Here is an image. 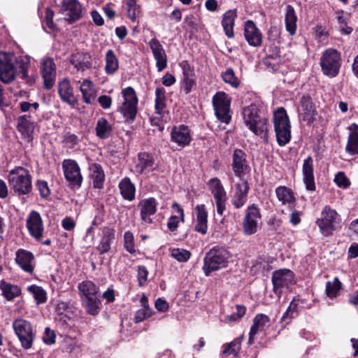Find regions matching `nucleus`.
Returning <instances> with one entry per match:
<instances>
[{
  "mask_svg": "<svg viewBox=\"0 0 358 358\" xmlns=\"http://www.w3.org/2000/svg\"><path fill=\"white\" fill-rule=\"evenodd\" d=\"M81 299L97 296L99 287L90 280H85L79 283L78 287Z\"/></svg>",
  "mask_w": 358,
  "mask_h": 358,
  "instance_id": "41",
  "label": "nucleus"
},
{
  "mask_svg": "<svg viewBox=\"0 0 358 358\" xmlns=\"http://www.w3.org/2000/svg\"><path fill=\"white\" fill-rule=\"evenodd\" d=\"M80 90L85 103L92 104L95 101L96 91L91 80H84L80 86Z\"/></svg>",
  "mask_w": 358,
  "mask_h": 358,
  "instance_id": "35",
  "label": "nucleus"
},
{
  "mask_svg": "<svg viewBox=\"0 0 358 358\" xmlns=\"http://www.w3.org/2000/svg\"><path fill=\"white\" fill-rule=\"evenodd\" d=\"M62 168L65 178L71 185L80 187L83 176L78 163L73 159H64L62 162Z\"/></svg>",
  "mask_w": 358,
  "mask_h": 358,
  "instance_id": "15",
  "label": "nucleus"
},
{
  "mask_svg": "<svg viewBox=\"0 0 358 358\" xmlns=\"http://www.w3.org/2000/svg\"><path fill=\"white\" fill-rule=\"evenodd\" d=\"M27 227L29 234L36 241H40L43 237V224L40 214L33 210L27 219Z\"/></svg>",
  "mask_w": 358,
  "mask_h": 358,
  "instance_id": "20",
  "label": "nucleus"
},
{
  "mask_svg": "<svg viewBox=\"0 0 358 358\" xmlns=\"http://www.w3.org/2000/svg\"><path fill=\"white\" fill-rule=\"evenodd\" d=\"M34 122L30 115H24L17 118V129L23 138L30 142L33 139Z\"/></svg>",
  "mask_w": 358,
  "mask_h": 358,
  "instance_id": "28",
  "label": "nucleus"
},
{
  "mask_svg": "<svg viewBox=\"0 0 358 358\" xmlns=\"http://www.w3.org/2000/svg\"><path fill=\"white\" fill-rule=\"evenodd\" d=\"M221 77L225 83L229 85L234 88H237L241 84L240 80L236 76L232 68L227 69L225 71L221 73Z\"/></svg>",
  "mask_w": 358,
  "mask_h": 358,
  "instance_id": "51",
  "label": "nucleus"
},
{
  "mask_svg": "<svg viewBox=\"0 0 358 358\" xmlns=\"http://www.w3.org/2000/svg\"><path fill=\"white\" fill-rule=\"evenodd\" d=\"M15 64L17 65L19 72L32 67L31 66V57L29 55L15 56Z\"/></svg>",
  "mask_w": 358,
  "mask_h": 358,
  "instance_id": "57",
  "label": "nucleus"
},
{
  "mask_svg": "<svg viewBox=\"0 0 358 358\" xmlns=\"http://www.w3.org/2000/svg\"><path fill=\"white\" fill-rule=\"evenodd\" d=\"M194 211L196 213V231L206 234L208 230V212L204 204L197 205Z\"/></svg>",
  "mask_w": 358,
  "mask_h": 358,
  "instance_id": "34",
  "label": "nucleus"
},
{
  "mask_svg": "<svg viewBox=\"0 0 358 358\" xmlns=\"http://www.w3.org/2000/svg\"><path fill=\"white\" fill-rule=\"evenodd\" d=\"M79 143V138L74 134H66L64 136V143L68 148H73Z\"/></svg>",
  "mask_w": 358,
  "mask_h": 358,
  "instance_id": "61",
  "label": "nucleus"
},
{
  "mask_svg": "<svg viewBox=\"0 0 358 358\" xmlns=\"http://www.w3.org/2000/svg\"><path fill=\"white\" fill-rule=\"evenodd\" d=\"M179 65L182 71L181 88L185 94H188L196 85L194 70L187 61H182Z\"/></svg>",
  "mask_w": 358,
  "mask_h": 358,
  "instance_id": "18",
  "label": "nucleus"
},
{
  "mask_svg": "<svg viewBox=\"0 0 358 358\" xmlns=\"http://www.w3.org/2000/svg\"><path fill=\"white\" fill-rule=\"evenodd\" d=\"M236 10H229L227 11L222 17V24L225 32V34L228 38H233L234 34V20L236 17Z\"/></svg>",
  "mask_w": 358,
  "mask_h": 358,
  "instance_id": "40",
  "label": "nucleus"
},
{
  "mask_svg": "<svg viewBox=\"0 0 358 358\" xmlns=\"http://www.w3.org/2000/svg\"><path fill=\"white\" fill-rule=\"evenodd\" d=\"M90 178L93 187L96 189H102L105 181V174L101 165L93 164L90 166Z\"/></svg>",
  "mask_w": 358,
  "mask_h": 358,
  "instance_id": "38",
  "label": "nucleus"
},
{
  "mask_svg": "<svg viewBox=\"0 0 358 358\" xmlns=\"http://www.w3.org/2000/svg\"><path fill=\"white\" fill-rule=\"evenodd\" d=\"M149 46L152 50L155 59L156 60V67L159 72L162 71L167 67V57L165 50L157 38H152L149 42Z\"/></svg>",
  "mask_w": 358,
  "mask_h": 358,
  "instance_id": "24",
  "label": "nucleus"
},
{
  "mask_svg": "<svg viewBox=\"0 0 358 358\" xmlns=\"http://www.w3.org/2000/svg\"><path fill=\"white\" fill-rule=\"evenodd\" d=\"M119 189L122 197L128 201H133L135 198L136 188L130 178L125 177L119 183Z\"/></svg>",
  "mask_w": 358,
  "mask_h": 358,
  "instance_id": "43",
  "label": "nucleus"
},
{
  "mask_svg": "<svg viewBox=\"0 0 358 358\" xmlns=\"http://www.w3.org/2000/svg\"><path fill=\"white\" fill-rule=\"evenodd\" d=\"M262 216L260 210L255 204L248 206L242 222L243 233L251 236L257 232Z\"/></svg>",
  "mask_w": 358,
  "mask_h": 358,
  "instance_id": "10",
  "label": "nucleus"
},
{
  "mask_svg": "<svg viewBox=\"0 0 358 358\" xmlns=\"http://www.w3.org/2000/svg\"><path fill=\"white\" fill-rule=\"evenodd\" d=\"M124 246L125 250L131 254H134L136 252L134 238L133 234L131 231H127L124 233Z\"/></svg>",
  "mask_w": 358,
  "mask_h": 358,
  "instance_id": "58",
  "label": "nucleus"
},
{
  "mask_svg": "<svg viewBox=\"0 0 358 358\" xmlns=\"http://www.w3.org/2000/svg\"><path fill=\"white\" fill-rule=\"evenodd\" d=\"M275 194L278 199L283 205L294 206L296 198L293 191L286 186H279L275 189Z\"/></svg>",
  "mask_w": 358,
  "mask_h": 358,
  "instance_id": "39",
  "label": "nucleus"
},
{
  "mask_svg": "<svg viewBox=\"0 0 358 358\" xmlns=\"http://www.w3.org/2000/svg\"><path fill=\"white\" fill-rule=\"evenodd\" d=\"M303 182L306 189L314 192L316 189L314 176V165L312 157L308 156L303 160L302 166Z\"/></svg>",
  "mask_w": 358,
  "mask_h": 358,
  "instance_id": "25",
  "label": "nucleus"
},
{
  "mask_svg": "<svg viewBox=\"0 0 358 358\" xmlns=\"http://www.w3.org/2000/svg\"><path fill=\"white\" fill-rule=\"evenodd\" d=\"M95 131L100 139H107L112 135L113 127L105 117H101L96 122Z\"/></svg>",
  "mask_w": 358,
  "mask_h": 358,
  "instance_id": "45",
  "label": "nucleus"
},
{
  "mask_svg": "<svg viewBox=\"0 0 358 358\" xmlns=\"http://www.w3.org/2000/svg\"><path fill=\"white\" fill-rule=\"evenodd\" d=\"M236 310L230 315H227L225 317V322H236L240 320L242 318L246 312V308L245 306L241 305L236 306Z\"/></svg>",
  "mask_w": 358,
  "mask_h": 358,
  "instance_id": "56",
  "label": "nucleus"
},
{
  "mask_svg": "<svg viewBox=\"0 0 358 358\" xmlns=\"http://www.w3.org/2000/svg\"><path fill=\"white\" fill-rule=\"evenodd\" d=\"M40 70L43 79L44 87L51 89L56 80V64L54 59L50 57L43 58L40 63Z\"/></svg>",
  "mask_w": 358,
  "mask_h": 358,
  "instance_id": "14",
  "label": "nucleus"
},
{
  "mask_svg": "<svg viewBox=\"0 0 358 358\" xmlns=\"http://www.w3.org/2000/svg\"><path fill=\"white\" fill-rule=\"evenodd\" d=\"M171 256L178 262H186L189 259L191 253L185 249L172 248L171 249Z\"/></svg>",
  "mask_w": 358,
  "mask_h": 358,
  "instance_id": "55",
  "label": "nucleus"
},
{
  "mask_svg": "<svg viewBox=\"0 0 358 358\" xmlns=\"http://www.w3.org/2000/svg\"><path fill=\"white\" fill-rule=\"evenodd\" d=\"M56 335L49 327L45 329L43 341L45 344L52 345L55 343Z\"/></svg>",
  "mask_w": 358,
  "mask_h": 358,
  "instance_id": "62",
  "label": "nucleus"
},
{
  "mask_svg": "<svg viewBox=\"0 0 358 358\" xmlns=\"http://www.w3.org/2000/svg\"><path fill=\"white\" fill-rule=\"evenodd\" d=\"M242 337H238L229 343L223 345L222 354L229 356L234 355L236 357L239 352L241 346Z\"/></svg>",
  "mask_w": 358,
  "mask_h": 358,
  "instance_id": "50",
  "label": "nucleus"
},
{
  "mask_svg": "<svg viewBox=\"0 0 358 358\" xmlns=\"http://www.w3.org/2000/svg\"><path fill=\"white\" fill-rule=\"evenodd\" d=\"M55 312L58 315H64L66 317L67 313L70 312V307L68 303L60 301L57 304Z\"/></svg>",
  "mask_w": 358,
  "mask_h": 358,
  "instance_id": "64",
  "label": "nucleus"
},
{
  "mask_svg": "<svg viewBox=\"0 0 358 358\" xmlns=\"http://www.w3.org/2000/svg\"><path fill=\"white\" fill-rule=\"evenodd\" d=\"M299 115L304 122L310 124L315 120L317 114L316 106L309 95H303L300 99Z\"/></svg>",
  "mask_w": 358,
  "mask_h": 358,
  "instance_id": "17",
  "label": "nucleus"
},
{
  "mask_svg": "<svg viewBox=\"0 0 358 358\" xmlns=\"http://www.w3.org/2000/svg\"><path fill=\"white\" fill-rule=\"evenodd\" d=\"M269 326L270 318L268 316L262 313L257 314L253 319V324L250 330L248 340L249 343L252 344L255 341V335L259 331H264Z\"/></svg>",
  "mask_w": 358,
  "mask_h": 358,
  "instance_id": "30",
  "label": "nucleus"
},
{
  "mask_svg": "<svg viewBox=\"0 0 358 358\" xmlns=\"http://www.w3.org/2000/svg\"><path fill=\"white\" fill-rule=\"evenodd\" d=\"M172 208L176 209V212L178 215H171L169 217L167 227L171 231H173L178 228L180 220L184 222V211L183 209L176 203L173 204Z\"/></svg>",
  "mask_w": 358,
  "mask_h": 358,
  "instance_id": "49",
  "label": "nucleus"
},
{
  "mask_svg": "<svg viewBox=\"0 0 358 358\" xmlns=\"http://www.w3.org/2000/svg\"><path fill=\"white\" fill-rule=\"evenodd\" d=\"M244 36L250 45L257 47L262 44V34L252 20L246 21L244 28Z\"/></svg>",
  "mask_w": 358,
  "mask_h": 358,
  "instance_id": "29",
  "label": "nucleus"
},
{
  "mask_svg": "<svg viewBox=\"0 0 358 358\" xmlns=\"http://www.w3.org/2000/svg\"><path fill=\"white\" fill-rule=\"evenodd\" d=\"M231 167L236 176L240 179H244L243 177L248 170L249 165L247 155L243 150L241 149L234 150Z\"/></svg>",
  "mask_w": 358,
  "mask_h": 358,
  "instance_id": "19",
  "label": "nucleus"
},
{
  "mask_svg": "<svg viewBox=\"0 0 358 358\" xmlns=\"http://www.w3.org/2000/svg\"><path fill=\"white\" fill-rule=\"evenodd\" d=\"M273 124L278 145L285 146L291 139V125L284 108H279L274 113Z\"/></svg>",
  "mask_w": 358,
  "mask_h": 358,
  "instance_id": "2",
  "label": "nucleus"
},
{
  "mask_svg": "<svg viewBox=\"0 0 358 358\" xmlns=\"http://www.w3.org/2000/svg\"><path fill=\"white\" fill-rule=\"evenodd\" d=\"M27 290L33 295L37 304L43 303L46 301L47 294L41 287L33 285L29 286Z\"/></svg>",
  "mask_w": 358,
  "mask_h": 358,
  "instance_id": "52",
  "label": "nucleus"
},
{
  "mask_svg": "<svg viewBox=\"0 0 358 358\" xmlns=\"http://www.w3.org/2000/svg\"><path fill=\"white\" fill-rule=\"evenodd\" d=\"M124 6L127 17L136 22L142 14L141 6L138 3V0H124Z\"/></svg>",
  "mask_w": 358,
  "mask_h": 358,
  "instance_id": "42",
  "label": "nucleus"
},
{
  "mask_svg": "<svg viewBox=\"0 0 358 358\" xmlns=\"http://www.w3.org/2000/svg\"><path fill=\"white\" fill-rule=\"evenodd\" d=\"M152 314L151 309L141 308L137 310L134 315V321L135 323H139L148 317H150Z\"/></svg>",
  "mask_w": 358,
  "mask_h": 358,
  "instance_id": "59",
  "label": "nucleus"
},
{
  "mask_svg": "<svg viewBox=\"0 0 358 358\" xmlns=\"http://www.w3.org/2000/svg\"><path fill=\"white\" fill-rule=\"evenodd\" d=\"M157 202L155 198L150 197L140 201L138 206L141 208V218L145 223H152V220L150 216L157 212Z\"/></svg>",
  "mask_w": 358,
  "mask_h": 358,
  "instance_id": "31",
  "label": "nucleus"
},
{
  "mask_svg": "<svg viewBox=\"0 0 358 358\" xmlns=\"http://www.w3.org/2000/svg\"><path fill=\"white\" fill-rule=\"evenodd\" d=\"M171 140L182 148L187 146L192 140L189 128L183 124L174 126L171 132Z\"/></svg>",
  "mask_w": 358,
  "mask_h": 358,
  "instance_id": "26",
  "label": "nucleus"
},
{
  "mask_svg": "<svg viewBox=\"0 0 358 358\" xmlns=\"http://www.w3.org/2000/svg\"><path fill=\"white\" fill-rule=\"evenodd\" d=\"M294 282V273L287 268L275 271L272 274V283L273 291L276 294L280 295L282 289L288 287Z\"/></svg>",
  "mask_w": 358,
  "mask_h": 358,
  "instance_id": "13",
  "label": "nucleus"
},
{
  "mask_svg": "<svg viewBox=\"0 0 358 358\" xmlns=\"http://www.w3.org/2000/svg\"><path fill=\"white\" fill-rule=\"evenodd\" d=\"M34 255L29 251L19 249L16 252L15 262L25 272L31 273L34 269Z\"/></svg>",
  "mask_w": 358,
  "mask_h": 358,
  "instance_id": "27",
  "label": "nucleus"
},
{
  "mask_svg": "<svg viewBox=\"0 0 358 358\" xmlns=\"http://www.w3.org/2000/svg\"><path fill=\"white\" fill-rule=\"evenodd\" d=\"M334 182L339 187L345 189L348 188L350 185V180L348 179L343 172H338L336 175Z\"/></svg>",
  "mask_w": 358,
  "mask_h": 358,
  "instance_id": "60",
  "label": "nucleus"
},
{
  "mask_svg": "<svg viewBox=\"0 0 358 358\" xmlns=\"http://www.w3.org/2000/svg\"><path fill=\"white\" fill-rule=\"evenodd\" d=\"M37 75L35 66H32L19 72L20 78L22 79L26 84L30 86L34 85L36 82Z\"/></svg>",
  "mask_w": 358,
  "mask_h": 358,
  "instance_id": "53",
  "label": "nucleus"
},
{
  "mask_svg": "<svg viewBox=\"0 0 358 358\" xmlns=\"http://www.w3.org/2000/svg\"><path fill=\"white\" fill-rule=\"evenodd\" d=\"M101 230L102 236L96 249L101 255H103L110 250L111 244L115 239V231L114 229L108 227H104Z\"/></svg>",
  "mask_w": 358,
  "mask_h": 358,
  "instance_id": "32",
  "label": "nucleus"
},
{
  "mask_svg": "<svg viewBox=\"0 0 358 358\" xmlns=\"http://www.w3.org/2000/svg\"><path fill=\"white\" fill-rule=\"evenodd\" d=\"M7 179L11 189L17 195L28 194L31 192V176L28 169L16 166L10 171Z\"/></svg>",
  "mask_w": 358,
  "mask_h": 358,
  "instance_id": "1",
  "label": "nucleus"
},
{
  "mask_svg": "<svg viewBox=\"0 0 358 358\" xmlns=\"http://www.w3.org/2000/svg\"><path fill=\"white\" fill-rule=\"evenodd\" d=\"M230 98L224 92H217L213 97V105L217 118L228 124L231 119L230 115Z\"/></svg>",
  "mask_w": 358,
  "mask_h": 358,
  "instance_id": "8",
  "label": "nucleus"
},
{
  "mask_svg": "<svg viewBox=\"0 0 358 358\" xmlns=\"http://www.w3.org/2000/svg\"><path fill=\"white\" fill-rule=\"evenodd\" d=\"M350 134L346 145V151L350 155L358 153V124L352 123L348 127Z\"/></svg>",
  "mask_w": 358,
  "mask_h": 358,
  "instance_id": "37",
  "label": "nucleus"
},
{
  "mask_svg": "<svg viewBox=\"0 0 358 358\" xmlns=\"http://www.w3.org/2000/svg\"><path fill=\"white\" fill-rule=\"evenodd\" d=\"M296 21H297V16L296 15L294 8L291 5L287 6L286 13H285V22L286 30L292 36H293L296 34Z\"/></svg>",
  "mask_w": 358,
  "mask_h": 358,
  "instance_id": "46",
  "label": "nucleus"
},
{
  "mask_svg": "<svg viewBox=\"0 0 358 358\" xmlns=\"http://www.w3.org/2000/svg\"><path fill=\"white\" fill-rule=\"evenodd\" d=\"M88 314L96 315L101 309V301L97 296L81 299Z\"/></svg>",
  "mask_w": 358,
  "mask_h": 358,
  "instance_id": "48",
  "label": "nucleus"
},
{
  "mask_svg": "<svg viewBox=\"0 0 358 358\" xmlns=\"http://www.w3.org/2000/svg\"><path fill=\"white\" fill-rule=\"evenodd\" d=\"M208 185L215 199L217 212L219 215H222L226 209L227 192L220 180L217 178L209 180Z\"/></svg>",
  "mask_w": 358,
  "mask_h": 358,
  "instance_id": "12",
  "label": "nucleus"
},
{
  "mask_svg": "<svg viewBox=\"0 0 358 358\" xmlns=\"http://www.w3.org/2000/svg\"><path fill=\"white\" fill-rule=\"evenodd\" d=\"M155 110L156 114L163 117L166 113V96L164 87H157L155 90Z\"/></svg>",
  "mask_w": 358,
  "mask_h": 358,
  "instance_id": "36",
  "label": "nucleus"
},
{
  "mask_svg": "<svg viewBox=\"0 0 358 358\" xmlns=\"http://www.w3.org/2000/svg\"><path fill=\"white\" fill-rule=\"evenodd\" d=\"M230 257L227 250L221 247H214L207 252L204 258L203 270L206 275H209L212 271L224 268Z\"/></svg>",
  "mask_w": 358,
  "mask_h": 358,
  "instance_id": "3",
  "label": "nucleus"
},
{
  "mask_svg": "<svg viewBox=\"0 0 358 358\" xmlns=\"http://www.w3.org/2000/svg\"><path fill=\"white\" fill-rule=\"evenodd\" d=\"M249 184L246 179H240V182L235 185V192L232 197L233 206L238 209L243 207L248 200Z\"/></svg>",
  "mask_w": 358,
  "mask_h": 358,
  "instance_id": "23",
  "label": "nucleus"
},
{
  "mask_svg": "<svg viewBox=\"0 0 358 358\" xmlns=\"http://www.w3.org/2000/svg\"><path fill=\"white\" fill-rule=\"evenodd\" d=\"M71 63L78 71L84 72L92 66V57L87 52H77L71 56Z\"/></svg>",
  "mask_w": 358,
  "mask_h": 358,
  "instance_id": "33",
  "label": "nucleus"
},
{
  "mask_svg": "<svg viewBox=\"0 0 358 358\" xmlns=\"http://www.w3.org/2000/svg\"><path fill=\"white\" fill-rule=\"evenodd\" d=\"M320 66L322 73L330 77H336L341 66V53L334 48L327 49L320 58Z\"/></svg>",
  "mask_w": 358,
  "mask_h": 358,
  "instance_id": "4",
  "label": "nucleus"
},
{
  "mask_svg": "<svg viewBox=\"0 0 358 358\" xmlns=\"http://www.w3.org/2000/svg\"><path fill=\"white\" fill-rule=\"evenodd\" d=\"M58 94L61 100L74 108L77 105V100L73 93V88L68 78H63L58 82Z\"/></svg>",
  "mask_w": 358,
  "mask_h": 358,
  "instance_id": "21",
  "label": "nucleus"
},
{
  "mask_svg": "<svg viewBox=\"0 0 358 358\" xmlns=\"http://www.w3.org/2000/svg\"><path fill=\"white\" fill-rule=\"evenodd\" d=\"M13 328L22 346L27 350L31 348L34 338L31 323L24 319L18 318L13 321Z\"/></svg>",
  "mask_w": 358,
  "mask_h": 358,
  "instance_id": "9",
  "label": "nucleus"
},
{
  "mask_svg": "<svg viewBox=\"0 0 358 358\" xmlns=\"http://www.w3.org/2000/svg\"><path fill=\"white\" fill-rule=\"evenodd\" d=\"M341 282L339 279L336 277L333 281H328L326 283V294L329 298H334L338 295V292L341 289Z\"/></svg>",
  "mask_w": 358,
  "mask_h": 358,
  "instance_id": "54",
  "label": "nucleus"
},
{
  "mask_svg": "<svg viewBox=\"0 0 358 358\" xmlns=\"http://www.w3.org/2000/svg\"><path fill=\"white\" fill-rule=\"evenodd\" d=\"M243 116L245 125L256 135H262L266 130V122L258 114V108L251 104L243 108Z\"/></svg>",
  "mask_w": 358,
  "mask_h": 358,
  "instance_id": "7",
  "label": "nucleus"
},
{
  "mask_svg": "<svg viewBox=\"0 0 358 358\" xmlns=\"http://www.w3.org/2000/svg\"><path fill=\"white\" fill-rule=\"evenodd\" d=\"M36 187L40 192L41 197L46 198L50 195V191L48 183L45 181L38 180L36 183Z\"/></svg>",
  "mask_w": 358,
  "mask_h": 358,
  "instance_id": "63",
  "label": "nucleus"
},
{
  "mask_svg": "<svg viewBox=\"0 0 358 358\" xmlns=\"http://www.w3.org/2000/svg\"><path fill=\"white\" fill-rule=\"evenodd\" d=\"M105 60V72L109 75L115 73L118 70L119 62L113 50H107Z\"/></svg>",
  "mask_w": 358,
  "mask_h": 358,
  "instance_id": "47",
  "label": "nucleus"
},
{
  "mask_svg": "<svg viewBox=\"0 0 358 358\" xmlns=\"http://www.w3.org/2000/svg\"><path fill=\"white\" fill-rule=\"evenodd\" d=\"M62 10L66 20L72 23L80 18L82 6L77 0H63Z\"/></svg>",
  "mask_w": 358,
  "mask_h": 358,
  "instance_id": "22",
  "label": "nucleus"
},
{
  "mask_svg": "<svg viewBox=\"0 0 358 358\" xmlns=\"http://www.w3.org/2000/svg\"><path fill=\"white\" fill-rule=\"evenodd\" d=\"M124 101L119 108V110L127 122H133L137 114L138 99L136 92L132 87H127L121 92Z\"/></svg>",
  "mask_w": 358,
  "mask_h": 358,
  "instance_id": "5",
  "label": "nucleus"
},
{
  "mask_svg": "<svg viewBox=\"0 0 358 358\" xmlns=\"http://www.w3.org/2000/svg\"><path fill=\"white\" fill-rule=\"evenodd\" d=\"M316 222L321 233L325 236H329L339 224L340 216L334 209L326 206L322 210L321 217L317 220Z\"/></svg>",
  "mask_w": 358,
  "mask_h": 358,
  "instance_id": "6",
  "label": "nucleus"
},
{
  "mask_svg": "<svg viewBox=\"0 0 358 358\" xmlns=\"http://www.w3.org/2000/svg\"><path fill=\"white\" fill-rule=\"evenodd\" d=\"M158 167L154 157L148 152H140L135 161L134 172L137 175L149 173Z\"/></svg>",
  "mask_w": 358,
  "mask_h": 358,
  "instance_id": "16",
  "label": "nucleus"
},
{
  "mask_svg": "<svg viewBox=\"0 0 358 358\" xmlns=\"http://www.w3.org/2000/svg\"><path fill=\"white\" fill-rule=\"evenodd\" d=\"M0 289L2 292L3 297L8 301H12L21 294V289L20 287L8 283L3 280L0 282Z\"/></svg>",
  "mask_w": 358,
  "mask_h": 358,
  "instance_id": "44",
  "label": "nucleus"
},
{
  "mask_svg": "<svg viewBox=\"0 0 358 358\" xmlns=\"http://www.w3.org/2000/svg\"><path fill=\"white\" fill-rule=\"evenodd\" d=\"M17 73L15 55L10 52H0V80L4 83L13 82Z\"/></svg>",
  "mask_w": 358,
  "mask_h": 358,
  "instance_id": "11",
  "label": "nucleus"
}]
</instances>
